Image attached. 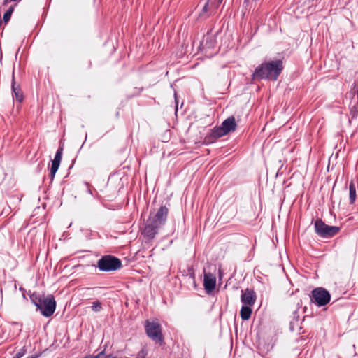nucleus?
<instances>
[{
	"label": "nucleus",
	"mask_w": 358,
	"mask_h": 358,
	"mask_svg": "<svg viewBox=\"0 0 358 358\" xmlns=\"http://www.w3.org/2000/svg\"><path fill=\"white\" fill-rule=\"evenodd\" d=\"M169 208L161 206L155 213L150 212L142 230V234L148 240H152L158 234V229L165 224L169 214Z\"/></svg>",
	"instance_id": "obj_1"
},
{
	"label": "nucleus",
	"mask_w": 358,
	"mask_h": 358,
	"mask_svg": "<svg viewBox=\"0 0 358 358\" xmlns=\"http://www.w3.org/2000/svg\"><path fill=\"white\" fill-rule=\"evenodd\" d=\"M284 69L282 59L265 62L259 65L252 76L254 80H268L275 81Z\"/></svg>",
	"instance_id": "obj_2"
},
{
	"label": "nucleus",
	"mask_w": 358,
	"mask_h": 358,
	"mask_svg": "<svg viewBox=\"0 0 358 358\" xmlns=\"http://www.w3.org/2000/svg\"><path fill=\"white\" fill-rule=\"evenodd\" d=\"M31 301L36 306V309L41 311V313L49 317L52 316L56 309V301L52 294L45 296L38 292H33L29 295Z\"/></svg>",
	"instance_id": "obj_3"
},
{
	"label": "nucleus",
	"mask_w": 358,
	"mask_h": 358,
	"mask_svg": "<svg viewBox=\"0 0 358 358\" xmlns=\"http://www.w3.org/2000/svg\"><path fill=\"white\" fill-rule=\"evenodd\" d=\"M145 331L147 336L159 345H164V338L162 334V326L157 321L145 322Z\"/></svg>",
	"instance_id": "obj_4"
},
{
	"label": "nucleus",
	"mask_w": 358,
	"mask_h": 358,
	"mask_svg": "<svg viewBox=\"0 0 358 358\" xmlns=\"http://www.w3.org/2000/svg\"><path fill=\"white\" fill-rule=\"evenodd\" d=\"M97 267L101 271L110 272L117 271L122 267V261L110 255H104L97 262Z\"/></svg>",
	"instance_id": "obj_5"
},
{
	"label": "nucleus",
	"mask_w": 358,
	"mask_h": 358,
	"mask_svg": "<svg viewBox=\"0 0 358 358\" xmlns=\"http://www.w3.org/2000/svg\"><path fill=\"white\" fill-rule=\"evenodd\" d=\"M310 302L318 307L324 306L328 304L331 300V294L324 287H316L312 290L310 294Z\"/></svg>",
	"instance_id": "obj_6"
},
{
	"label": "nucleus",
	"mask_w": 358,
	"mask_h": 358,
	"mask_svg": "<svg viewBox=\"0 0 358 358\" xmlns=\"http://www.w3.org/2000/svg\"><path fill=\"white\" fill-rule=\"evenodd\" d=\"M314 226L316 234L320 237L326 238L334 236L341 230V228L338 227L327 225L322 219H317Z\"/></svg>",
	"instance_id": "obj_7"
},
{
	"label": "nucleus",
	"mask_w": 358,
	"mask_h": 358,
	"mask_svg": "<svg viewBox=\"0 0 358 358\" xmlns=\"http://www.w3.org/2000/svg\"><path fill=\"white\" fill-rule=\"evenodd\" d=\"M223 0H208L203 6L198 15L199 20H205L217 12L220 3Z\"/></svg>",
	"instance_id": "obj_8"
},
{
	"label": "nucleus",
	"mask_w": 358,
	"mask_h": 358,
	"mask_svg": "<svg viewBox=\"0 0 358 358\" xmlns=\"http://www.w3.org/2000/svg\"><path fill=\"white\" fill-rule=\"evenodd\" d=\"M227 135L222 128L220 127H215L212 129L210 133L207 134L203 139V144L210 145L215 143L218 138Z\"/></svg>",
	"instance_id": "obj_9"
},
{
	"label": "nucleus",
	"mask_w": 358,
	"mask_h": 358,
	"mask_svg": "<svg viewBox=\"0 0 358 358\" xmlns=\"http://www.w3.org/2000/svg\"><path fill=\"white\" fill-rule=\"evenodd\" d=\"M256 299L257 296L253 289L247 288L245 291L241 290V300L243 304L253 306Z\"/></svg>",
	"instance_id": "obj_10"
},
{
	"label": "nucleus",
	"mask_w": 358,
	"mask_h": 358,
	"mask_svg": "<svg viewBox=\"0 0 358 358\" xmlns=\"http://www.w3.org/2000/svg\"><path fill=\"white\" fill-rule=\"evenodd\" d=\"M216 278L211 273H204L203 287L207 294L211 293L215 288Z\"/></svg>",
	"instance_id": "obj_11"
},
{
	"label": "nucleus",
	"mask_w": 358,
	"mask_h": 358,
	"mask_svg": "<svg viewBox=\"0 0 358 358\" xmlns=\"http://www.w3.org/2000/svg\"><path fill=\"white\" fill-rule=\"evenodd\" d=\"M11 88L13 97L20 103L22 102L24 100V94L20 85H17L15 82L14 72H13Z\"/></svg>",
	"instance_id": "obj_12"
},
{
	"label": "nucleus",
	"mask_w": 358,
	"mask_h": 358,
	"mask_svg": "<svg viewBox=\"0 0 358 358\" xmlns=\"http://www.w3.org/2000/svg\"><path fill=\"white\" fill-rule=\"evenodd\" d=\"M236 127L237 125L234 116H230L224 120L221 125V127L226 134L234 131L236 129Z\"/></svg>",
	"instance_id": "obj_13"
},
{
	"label": "nucleus",
	"mask_w": 358,
	"mask_h": 358,
	"mask_svg": "<svg viewBox=\"0 0 358 358\" xmlns=\"http://www.w3.org/2000/svg\"><path fill=\"white\" fill-rule=\"evenodd\" d=\"M251 306H242L240 311V316L243 320H248L252 315V310L250 308Z\"/></svg>",
	"instance_id": "obj_14"
},
{
	"label": "nucleus",
	"mask_w": 358,
	"mask_h": 358,
	"mask_svg": "<svg viewBox=\"0 0 358 358\" xmlns=\"http://www.w3.org/2000/svg\"><path fill=\"white\" fill-rule=\"evenodd\" d=\"M356 196V187L353 181H351L349 185V198L350 204H353L355 202Z\"/></svg>",
	"instance_id": "obj_15"
},
{
	"label": "nucleus",
	"mask_w": 358,
	"mask_h": 358,
	"mask_svg": "<svg viewBox=\"0 0 358 358\" xmlns=\"http://www.w3.org/2000/svg\"><path fill=\"white\" fill-rule=\"evenodd\" d=\"M59 164H60L59 162L55 161L54 159L52 161V165H51L50 173V177L51 178V180H53L55 173H57V171L59 169Z\"/></svg>",
	"instance_id": "obj_16"
},
{
	"label": "nucleus",
	"mask_w": 358,
	"mask_h": 358,
	"mask_svg": "<svg viewBox=\"0 0 358 358\" xmlns=\"http://www.w3.org/2000/svg\"><path fill=\"white\" fill-rule=\"evenodd\" d=\"M14 11V6H11L9 7V8L6 11V13L3 15V20L5 24H7L11 17L12 13Z\"/></svg>",
	"instance_id": "obj_17"
},
{
	"label": "nucleus",
	"mask_w": 358,
	"mask_h": 358,
	"mask_svg": "<svg viewBox=\"0 0 358 358\" xmlns=\"http://www.w3.org/2000/svg\"><path fill=\"white\" fill-rule=\"evenodd\" d=\"M299 320V315L298 314V311L294 310L293 312V320L290 321V328L292 330L294 329V326L295 324H297Z\"/></svg>",
	"instance_id": "obj_18"
},
{
	"label": "nucleus",
	"mask_w": 358,
	"mask_h": 358,
	"mask_svg": "<svg viewBox=\"0 0 358 358\" xmlns=\"http://www.w3.org/2000/svg\"><path fill=\"white\" fill-rule=\"evenodd\" d=\"M62 153H63V146H59L56 152L54 160L60 164L61 160H62Z\"/></svg>",
	"instance_id": "obj_19"
},
{
	"label": "nucleus",
	"mask_w": 358,
	"mask_h": 358,
	"mask_svg": "<svg viewBox=\"0 0 358 358\" xmlns=\"http://www.w3.org/2000/svg\"><path fill=\"white\" fill-rule=\"evenodd\" d=\"M102 308L101 303L99 301H96L92 303V309L94 312H99Z\"/></svg>",
	"instance_id": "obj_20"
},
{
	"label": "nucleus",
	"mask_w": 358,
	"mask_h": 358,
	"mask_svg": "<svg viewBox=\"0 0 358 358\" xmlns=\"http://www.w3.org/2000/svg\"><path fill=\"white\" fill-rule=\"evenodd\" d=\"M352 118H356L358 115V101L350 108Z\"/></svg>",
	"instance_id": "obj_21"
},
{
	"label": "nucleus",
	"mask_w": 358,
	"mask_h": 358,
	"mask_svg": "<svg viewBox=\"0 0 358 358\" xmlns=\"http://www.w3.org/2000/svg\"><path fill=\"white\" fill-rule=\"evenodd\" d=\"M148 355V350L145 347L143 348L136 355V358H145Z\"/></svg>",
	"instance_id": "obj_22"
},
{
	"label": "nucleus",
	"mask_w": 358,
	"mask_h": 358,
	"mask_svg": "<svg viewBox=\"0 0 358 358\" xmlns=\"http://www.w3.org/2000/svg\"><path fill=\"white\" fill-rule=\"evenodd\" d=\"M260 13L261 10L259 8H257L255 12H252V16L255 20H256V17L260 14Z\"/></svg>",
	"instance_id": "obj_23"
},
{
	"label": "nucleus",
	"mask_w": 358,
	"mask_h": 358,
	"mask_svg": "<svg viewBox=\"0 0 358 358\" xmlns=\"http://www.w3.org/2000/svg\"><path fill=\"white\" fill-rule=\"evenodd\" d=\"M103 354V352L99 353L97 355L95 356H90V358H99L100 355Z\"/></svg>",
	"instance_id": "obj_24"
},
{
	"label": "nucleus",
	"mask_w": 358,
	"mask_h": 358,
	"mask_svg": "<svg viewBox=\"0 0 358 358\" xmlns=\"http://www.w3.org/2000/svg\"><path fill=\"white\" fill-rule=\"evenodd\" d=\"M22 356V354L18 353L15 355V358H20Z\"/></svg>",
	"instance_id": "obj_25"
},
{
	"label": "nucleus",
	"mask_w": 358,
	"mask_h": 358,
	"mask_svg": "<svg viewBox=\"0 0 358 358\" xmlns=\"http://www.w3.org/2000/svg\"><path fill=\"white\" fill-rule=\"evenodd\" d=\"M192 278L194 279V281L195 282V280H194V274L192 275Z\"/></svg>",
	"instance_id": "obj_26"
},
{
	"label": "nucleus",
	"mask_w": 358,
	"mask_h": 358,
	"mask_svg": "<svg viewBox=\"0 0 358 358\" xmlns=\"http://www.w3.org/2000/svg\"><path fill=\"white\" fill-rule=\"evenodd\" d=\"M114 358V357H113Z\"/></svg>",
	"instance_id": "obj_27"
}]
</instances>
